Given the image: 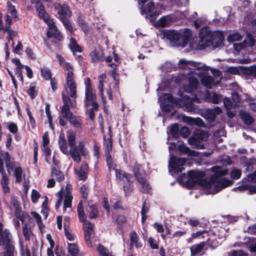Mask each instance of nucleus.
<instances>
[{
    "mask_svg": "<svg viewBox=\"0 0 256 256\" xmlns=\"http://www.w3.org/2000/svg\"><path fill=\"white\" fill-rule=\"evenodd\" d=\"M86 84V102L85 105L86 108L91 106L92 108L88 110L87 114L92 122H94L95 114L94 110H96V96L95 92H93L90 80L86 78L84 81Z\"/></svg>",
    "mask_w": 256,
    "mask_h": 256,
    "instance_id": "9d476101",
    "label": "nucleus"
},
{
    "mask_svg": "<svg viewBox=\"0 0 256 256\" xmlns=\"http://www.w3.org/2000/svg\"><path fill=\"white\" fill-rule=\"evenodd\" d=\"M208 71V67L206 66V71L200 70L198 72V74L196 75L200 78L201 82L204 86L208 88H210L213 84H216L215 82V80H212L210 76L207 75Z\"/></svg>",
    "mask_w": 256,
    "mask_h": 256,
    "instance_id": "4be33fe9",
    "label": "nucleus"
},
{
    "mask_svg": "<svg viewBox=\"0 0 256 256\" xmlns=\"http://www.w3.org/2000/svg\"><path fill=\"white\" fill-rule=\"evenodd\" d=\"M149 209V204L146 201L144 202L141 211L142 214V222H144L147 218L146 214Z\"/></svg>",
    "mask_w": 256,
    "mask_h": 256,
    "instance_id": "49530a36",
    "label": "nucleus"
},
{
    "mask_svg": "<svg viewBox=\"0 0 256 256\" xmlns=\"http://www.w3.org/2000/svg\"><path fill=\"white\" fill-rule=\"evenodd\" d=\"M12 242V235L8 229L0 232V246H4Z\"/></svg>",
    "mask_w": 256,
    "mask_h": 256,
    "instance_id": "393cba45",
    "label": "nucleus"
},
{
    "mask_svg": "<svg viewBox=\"0 0 256 256\" xmlns=\"http://www.w3.org/2000/svg\"><path fill=\"white\" fill-rule=\"evenodd\" d=\"M242 174V172L240 170H238V168H234L231 173H230V176L233 179H238Z\"/></svg>",
    "mask_w": 256,
    "mask_h": 256,
    "instance_id": "bf43d9fd",
    "label": "nucleus"
},
{
    "mask_svg": "<svg viewBox=\"0 0 256 256\" xmlns=\"http://www.w3.org/2000/svg\"><path fill=\"white\" fill-rule=\"evenodd\" d=\"M69 47L72 52L74 54L75 52H82L81 47L78 46L76 42V39L74 38H70Z\"/></svg>",
    "mask_w": 256,
    "mask_h": 256,
    "instance_id": "e433bc0d",
    "label": "nucleus"
},
{
    "mask_svg": "<svg viewBox=\"0 0 256 256\" xmlns=\"http://www.w3.org/2000/svg\"><path fill=\"white\" fill-rule=\"evenodd\" d=\"M4 246V256H14V246L13 242L3 246Z\"/></svg>",
    "mask_w": 256,
    "mask_h": 256,
    "instance_id": "f704fd0d",
    "label": "nucleus"
},
{
    "mask_svg": "<svg viewBox=\"0 0 256 256\" xmlns=\"http://www.w3.org/2000/svg\"><path fill=\"white\" fill-rule=\"evenodd\" d=\"M66 68V84H64V90L62 92V99L64 107L70 105L72 108L76 106V85L74 80L72 66L68 64L64 66Z\"/></svg>",
    "mask_w": 256,
    "mask_h": 256,
    "instance_id": "f03ea898",
    "label": "nucleus"
},
{
    "mask_svg": "<svg viewBox=\"0 0 256 256\" xmlns=\"http://www.w3.org/2000/svg\"><path fill=\"white\" fill-rule=\"evenodd\" d=\"M110 206L115 210L122 208L120 201L117 198L111 200Z\"/></svg>",
    "mask_w": 256,
    "mask_h": 256,
    "instance_id": "13d9d810",
    "label": "nucleus"
},
{
    "mask_svg": "<svg viewBox=\"0 0 256 256\" xmlns=\"http://www.w3.org/2000/svg\"><path fill=\"white\" fill-rule=\"evenodd\" d=\"M72 186L70 184H67L66 188H62L58 192L57 196L58 200L55 204V208L56 210L62 204L63 198H64L63 212H70L72 210Z\"/></svg>",
    "mask_w": 256,
    "mask_h": 256,
    "instance_id": "1a4fd4ad",
    "label": "nucleus"
},
{
    "mask_svg": "<svg viewBox=\"0 0 256 256\" xmlns=\"http://www.w3.org/2000/svg\"><path fill=\"white\" fill-rule=\"evenodd\" d=\"M106 76L105 74H102L98 78L99 85L98 89L100 94L101 96L102 101H104V92L109 98H111V93L110 91V87L106 81Z\"/></svg>",
    "mask_w": 256,
    "mask_h": 256,
    "instance_id": "dca6fc26",
    "label": "nucleus"
},
{
    "mask_svg": "<svg viewBox=\"0 0 256 256\" xmlns=\"http://www.w3.org/2000/svg\"><path fill=\"white\" fill-rule=\"evenodd\" d=\"M184 159L171 157L169 162V171L174 173L181 172L184 168Z\"/></svg>",
    "mask_w": 256,
    "mask_h": 256,
    "instance_id": "f3484780",
    "label": "nucleus"
},
{
    "mask_svg": "<svg viewBox=\"0 0 256 256\" xmlns=\"http://www.w3.org/2000/svg\"><path fill=\"white\" fill-rule=\"evenodd\" d=\"M14 174L16 178V182L17 183H20L22 181V178L25 177V174L20 166L16 168Z\"/></svg>",
    "mask_w": 256,
    "mask_h": 256,
    "instance_id": "473e14b6",
    "label": "nucleus"
},
{
    "mask_svg": "<svg viewBox=\"0 0 256 256\" xmlns=\"http://www.w3.org/2000/svg\"><path fill=\"white\" fill-rule=\"evenodd\" d=\"M172 18L170 16H166L160 18L156 22V26L159 27H167L172 23Z\"/></svg>",
    "mask_w": 256,
    "mask_h": 256,
    "instance_id": "bb28decb",
    "label": "nucleus"
},
{
    "mask_svg": "<svg viewBox=\"0 0 256 256\" xmlns=\"http://www.w3.org/2000/svg\"><path fill=\"white\" fill-rule=\"evenodd\" d=\"M77 211L80 220L82 222L86 221L82 202H80L78 203L77 207Z\"/></svg>",
    "mask_w": 256,
    "mask_h": 256,
    "instance_id": "58836bf2",
    "label": "nucleus"
},
{
    "mask_svg": "<svg viewBox=\"0 0 256 256\" xmlns=\"http://www.w3.org/2000/svg\"><path fill=\"white\" fill-rule=\"evenodd\" d=\"M223 102L226 110H230L232 108L233 105L229 98H224L223 99Z\"/></svg>",
    "mask_w": 256,
    "mask_h": 256,
    "instance_id": "774afa93",
    "label": "nucleus"
},
{
    "mask_svg": "<svg viewBox=\"0 0 256 256\" xmlns=\"http://www.w3.org/2000/svg\"><path fill=\"white\" fill-rule=\"evenodd\" d=\"M70 108H72L70 105L62 106L61 107V112L62 116L69 120L70 122L76 126H78L80 124V120L70 112Z\"/></svg>",
    "mask_w": 256,
    "mask_h": 256,
    "instance_id": "6ab92c4d",
    "label": "nucleus"
},
{
    "mask_svg": "<svg viewBox=\"0 0 256 256\" xmlns=\"http://www.w3.org/2000/svg\"><path fill=\"white\" fill-rule=\"evenodd\" d=\"M67 138H68V142L69 146L71 148H72L74 146V145L76 144V142H75L76 134H75L72 131L68 132Z\"/></svg>",
    "mask_w": 256,
    "mask_h": 256,
    "instance_id": "de8ad7c7",
    "label": "nucleus"
},
{
    "mask_svg": "<svg viewBox=\"0 0 256 256\" xmlns=\"http://www.w3.org/2000/svg\"><path fill=\"white\" fill-rule=\"evenodd\" d=\"M254 170V172L248 176L250 181L253 182H256V160H252L250 162L247 163L246 171L251 172Z\"/></svg>",
    "mask_w": 256,
    "mask_h": 256,
    "instance_id": "b1692460",
    "label": "nucleus"
},
{
    "mask_svg": "<svg viewBox=\"0 0 256 256\" xmlns=\"http://www.w3.org/2000/svg\"><path fill=\"white\" fill-rule=\"evenodd\" d=\"M198 79L193 76H190L186 80L183 86L184 90L187 92H192L198 88Z\"/></svg>",
    "mask_w": 256,
    "mask_h": 256,
    "instance_id": "5701e85b",
    "label": "nucleus"
},
{
    "mask_svg": "<svg viewBox=\"0 0 256 256\" xmlns=\"http://www.w3.org/2000/svg\"><path fill=\"white\" fill-rule=\"evenodd\" d=\"M244 73L256 76V65L250 67H244Z\"/></svg>",
    "mask_w": 256,
    "mask_h": 256,
    "instance_id": "3c124183",
    "label": "nucleus"
},
{
    "mask_svg": "<svg viewBox=\"0 0 256 256\" xmlns=\"http://www.w3.org/2000/svg\"><path fill=\"white\" fill-rule=\"evenodd\" d=\"M244 67H229L227 69V72L233 74H240L242 73H244Z\"/></svg>",
    "mask_w": 256,
    "mask_h": 256,
    "instance_id": "79ce46f5",
    "label": "nucleus"
},
{
    "mask_svg": "<svg viewBox=\"0 0 256 256\" xmlns=\"http://www.w3.org/2000/svg\"><path fill=\"white\" fill-rule=\"evenodd\" d=\"M8 32V36L6 37V39L8 40V42L12 40V46H14V42L12 40V38L16 35V33L14 31H12L8 28L6 30Z\"/></svg>",
    "mask_w": 256,
    "mask_h": 256,
    "instance_id": "052dcab7",
    "label": "nucleus"
},
{
    "mask_svg": "<svg viewBox=\"0 0 256 256\" xmlns=\"http://www.w3.org/2000/svg\"><path fill=\"white\" fill-rule=\"evenodd\" d=\"M148 0H139L138 4L140 6L141 13L142 14H148L146 18L149 16L150 21H153L155 20L156 16H158L159 14L156 11H154V4L152 2H149L145 4Z\"/></svg>",
    "mask_w": 256,
    "mask_h": 256,
    "instance_id": "2eb2a0df",
    "label": "nucleus"
},
{
    "mask_svg": "<svg viewBox=\"0 0 256 256\" xmlns=\"http://www.w3.org/2000/svg\"><path fill=\"white\" fill-rule=\"evenodd\" d=\"M210 69L211 72L212 74L216 77V80L215 82L217 84H218L222 78V74L220 72L214 68H208V70Z\"/></svg>",
    "mask_w": 256,
    "mask_h": 256,
    "instance_id": "864d4df0",
    "label": "nucleus"
},
{
    "mask_svg": "<svg viewBox=\"0 0 256 256\" xmlns=\"http://www.w3.org/2000/svg\"><path fill=\"white\" fill-rule=\"evenodd\" d=\"M83 224V228L85 236V242L86 246L88 247H92V243L91 242V238H94L92 237V235L94 236V224H92L88 220L84 221Z\"/></svg>",
    "mask_w": 256,
    "mask_h": 256,
    "instance_id": "a211bd4d",
    "label": "nucleus"
},
{
    "mask_svg": "<svg viewBox=\"0 0 256 256\" xmlns=\"http://www.w3.org/2000/svg\"><path fill=\"white\" fill-rule=\"evenodd\" d=\"M240 115L244 122L246 124H251L254 122L253 118L248 113L246 112L241 111L240 112Z\"/></svg>",
    "mask_w": 256,
    "mask_h": 256,
    "instance_id": "ea45409f",
    "label": "nucleus"
},
{
    "mask_svg": "<svg viewBox=\"0 0 256 256\" xmlns=\"http://www.w3.org/2000/svg\"><path fill=\"white\" fill-rule=\"evenodd\" d=\"M7 8L9 12L13 16H15L16 15V10L15 8L12 5V3L10 2H7Z\"/></svg>",
    "mask_w": 256,
    "mask_h": 256,
    "instance_id": "0e129e2a",
    "label": "nucleus"
},
{
    "mask_svg": "<svg viewBox=\"0 0 256 256\" xmlns=\"http://www.w3.org/2000/svg\"><path fill=\"white\" fill-rule=\"evenodd\" d=\"M223 39L222 34L220 32H212L208 28H202L200 32L198 48L200 49H204L210 46L217 47L222 42Z\"/></svg>",
    "mask_w": 256,
    "mask_h": 256,
    "instance_id": "39448f33",
    "label": "nucleus"
},
{
    "mask_svg": "<svg viewBox=\"0 0 256 256\" xmlns=\"http://www.w3.org/2000/svg\"><path fill=\"white\" fill-rule=\"evenodd\" d=\"M133 171L135 177L140 185L141 191L144 193L149 192L151 187L146 180V176L144 170L142 168L140 164L136 163L134 164Z\"/></svg>",
    "mask_w": 256,
    "mask_h": 256,
    "instance_id": "ddd939ff",
    "label": "nucleus"
},
{
    "mask_svg": "<svg viewBox=\"0 0 256 256\" xmlns=\"http://www.w3.org/2000/svg\"><path fill=\"white\" fill-rule=\"evenodd\" d=\"M208 134L203 130H197L194 134L188 139L190 144L196 148L202 149L204 148L202 142L207 140Z\"/></svg>",
    "mask_w": 256,
    "mask_h": 256,
    "instance_id": "4468645a",
    "label": "nucleus"
},
{
    "mask_svg": "<svg viewBox=\"0 0 256 256\" xmlns=\"http://www.w3.org/2000/svg\"><path fill=\"white\" fill-rule=\"evenodd\" d=\"M42 150L44 152L45 154V160L46 162L50 164V154H51V150L48 146L42 147Z\"/></svg>",
    "mask_w": 256,
    "mask_h": 256,
    "instance_id": "8fccbe9b",
    "label": "nucleus"
},
{
    "mask_svg": "<svg viewBox=\"0 0 256 256\" xmlns=\"http://www.w3.org/2000/svg\"><path fill=\"white\" fill-rule=\"evenodd\" d=\"M52 176L58 182H60L64 179V174L56 168H53L52 170Z\"/></svg>",
    "mask_w": 256,
    "mask_h": 256,
    "instance_id": "c03bdc74",
    "label": "nucleus"
},
{
    "mask_svg": "<svg viewBox=\"0 0 256 256\" xmlns=\"http://www.w3.org/2000/svg\"><path fill=\"white\" fill-rule=\"evenodd\" d=\"M178 148L180 152L189 156H196V152L195 151L190 150L183 144H179Z\"/></svg>",
    "mask_w": 256,
    "mask_h": 256,
    "instance_id": "72a5a7b5",
    "label": "nucleus"
},
{
    "mask_svg": "<svg viewBox=\"0 0 256 256\" xmlns=\"http://www.w3.org/2000/svg\"><path fill=\"white\" fill-rule=\"evenodd\" d=\"M40 194L38 192V191H36V190H33L32 192V195H31V198H32V202L36 204L38 199L40 198Z\"/></svg>",
    "mask_w": 256,
    "mask_h": 256,
    "instance_id": "69168bd1",
    "label": "nucleus"
},
{
    "mask_svg": "<svg viewBox=\"0 0 256 256\" xmlns=\"http://www.w3.org/2000/svg\"><path fill=\"white\" fill-rule=\"evenodd\" d=\"M22 232L26 240H30L32 232L30 230V226L25 224L22 227Z\"/></svg>",
    "mask_w": 256,
    "mask_h": 256,
    "instance_id": "09e8293b",
    "label": "nucleus"
},
{
    "mask_svg": "<svg viewBox=\"0 0 256 256\" xmlns=\"http://www.w3.org/2000/svg\"><path fill=\"white\" fill-rule=\"evenodd\" d=\"M204 243L201 242L198 244L192 246L190 248L191 254L194 256L200 252L204 247Z\"/></svg>",
    "mask_w": 256,
    "mask_h": 256,
    "instance_id": "a19ab883",
    "label": "nucleus"
},
{
    "mask_svg": "<svg viewBox=\"0 0 256 256\" xmlns=\"http://www.w3.org/2000/svg\"><path fill=\"white\" fill-rule=\"evenodd\" d=\"M254 8H248L246 12V18L250 21L253 28L256 32V2L254 4Z\"/></svg>",
    "mask_w": 256,
    "mask_h": 256,
    "instance_id": "a878e982",
    "label": "nucleus"
},
{
    "mask_svg": "<svg viewBox=\"0 0 256 256\" xmlns=\"http://www.w3.org/2000/svg\"><path fill=\"white\" fill-rule=\"evenodd\" d=\"M178 126L176 124L172 125L170 128V132L172 136L177 138L178 136Z\"/></svg>",
    "mask_w": 256,
    "mask_h": 256,
    "instance_id": "603ef678",
    "label": "nucleus"
},
{
    "mask_svg": "<svg viewBox=\"0 0 256 256\" xmlns=\"http://www.w3.org/2000/svg\"><path fill=\"white\" fill-rule=\"evenodd\" d=\"M68 252L72 256H76L79 250L76 244H68Z\"/></svg>",
    "mask_w": 256,
    "mask_h": 256,
    "instance_id": "37998d69",
    "label": "nucleus"
},
{
    "mask_svg": "<svg viewBox=\"0 0 256 256\" xmlns=\"http://www.w3.org/2000/svg\"><path fill=\"white\" fill-rule=\"evenodd\" d=\"M165 35L176 46L184 47L188 42L192 36V32L188 28L179 30H169Z\"/></svg>",
    "mask_w": 256,
    "mask_h": 256,
    "instance_id": "0eeeda50",
    "label": "nucleus"
},
{
    "mask_svg": "<svg viewBox=\"0 0 256 256\" xmlns=\"http://www.w3.org/2000/svg\"><path fill=\"white\" fill-rule=\"evenodd\" d=\"M178 66L181 69L188 70L189 71L184 74L188 76L198 74L200 70L206 71V66L204 64L192 61H188L184 59L180 60Z\"/></svg>",
    "mask_w": 256,
    "mask_h": 256,
    "instance_id": "9b49d317",
    "label": "nucleus"
},
{
    "mask_svg": "<svg viewBox=\"0 0 256 256\" xmlns=\"http://www.w3.org/2000/svg\"><path fill=\"white\" fill-rule=\"evenodd\" d=\"M16 216L24 224L26 220H32V218L26 212H22L20 210H16Z\"/></svg>",
    "mask_w": 256,
    "mask_h": 256,
    "instance_id": "2f4dec72",
    "label": "nucleus"
},
{
    "mask_svg": "<svg viewBox=\"0 0 256 256\" xmlns=\"http://www.w3.org/2000/svg\"><path fill=\"white\" fill-rule=\"evenodd\" d=\"M69 154L71 155L72 160L74 162L78 163L80 162L81 161L80 156L85 154L84 146L80 144L77 146L72 148L69 150Z\"/></svg>",
    "mask_w": 256,
    "mask_h": 256,
    "instance_id": "412c9836",
    "label": "nucleus"
},
{
    "mask_svg": "<svg viewBox=\"0 0 256 256\" xmlns=\"http://www.w3.org/2000/svg\"><path fill=\"white\" fill-rule=\"evenodd\" d=\"M88 211L90 212L88 218L90 219L95 218L96 216V207L95 204H93L92 202H88Z\"/></svg>",
    "mask_w": 256,
    "mask_h": 256,
    "instance_id": "4c0bfd02",
    "label": "nucleus"
},
{
    "mask_svg": "<svg viewBox=\"0 0 256 256\" xmlns=\"http://www.w3.org/2000/svg\"><path fill=\"white\" fill-rule=\"evenodd\" d=\"M102 132L104 134V150L106 154V158L107 164L110 170H115L116 177L117 178H121V176L122 175V178L127 179L126 177V173L120 169L117 168V165L112 156V140L110 134V127L108 126L106 128V130L104 132V126L102 122L100 123Z\"/></svg>",
    "mask_w": 256,
    "mask_h": 256,
    "instance_id": "7ed1b4c3",
    "label": "nucleus"
},
{
    "mask_svg": "<svg viewBox=\"0 0 256 256\" xmlns=\"http://www.w3.org/2000/svg\"><path fill=\"white\" fill-rule=\"evenodd\" d=\"M58 145L62 152L66 155L69 154V150H68L67 142L64 138V135L62 134H60V135L58 138Z\"/></svg>",
    "mask_w": 256,
    "mask_h": 256,
    "instance_id": "cd10ccee",
    "label": "nucleus"
},
{
    "mask_svg": "<svg viewBox=\"0 0 256 256\" xmlns=\"http://www.w3.org/2000/svg\"><path fill=\"white\" fill-rule=\"evenodd\" d=\"M32 216L35 218V220H36L38 225V226L40 228H42V222L41 220V216H40L35 212H32L31 213Z\"/></svg>",
    "mask_w": 256,
    "mask_h": 256,
    "instance_id": "680f3d73",
    "label": "nucleus"
},
{
    "mask_svg": "<svg viewBox=\"0 0 256 256\" xmlns=\"http://www.w3.org/2000/svg\"><path fill=\"white\" fill-rule=\"evenodd\" d=\"M242 38V36L238 33L235 32L231 34L227 38L228 40L230 42H234V48L236 51H240L244 49L249 50L250 48L253 49L256 44V41L252 36L248 34L246 38L241 43L236 42Z\"/></svg>",
    "mask_w": 256,
    "mask_h": 256,
    "instance_id": "6e6552de",
    "label": "nucleus"
},
{
    "mask_svg": "<svg viewBox=\"0 0 256 256\" xmlns=\"http://www.w3.org/2000/svg\"><path fill=\"white\" fill-rule=\"evenodd\" d=\"M6 168H7L8 171L9 172L10 170H16V168L18 166H20V164L14 161L13 160L10 161V162L6 164Z\"/></svg>",
    "mask_w": 256,
    "mask_h": 256,
    "instance_id": "6e6d98bb",
    "label": "nucleus"
},
{
    "mask_svg": "<svg viewBox=\"0 0 256 256\" xmlns=\"http://www.w3.org/2000/svg\"><path fill=\"white\" fill-rule=\"evenodd\" d=\"M41 76L45 80H48L52 78V74L49 68L43 66L40 68Z\"/></svg>",
    "mask_w": 256,
    "mask_h": 256,
    "instance_id": "a18cd8bd",
    "label": "nucleus"
},
{
    "mask_svg": "<svg viewBox=\"0 0 256 256\" xmlns=\"http://www.w3.org/2000/svg\"><path fill=\"white\" fill-rule=\"evenodd\" d=\"M75 173L78 176L80 180H84L86 178L87 172L85 170H75Z\"/></svg>",
    "mask_w": 256,
    "mask_h": 256,
    "instance_id": "4d7b16f0",
    "label": "nucleus"
},
{
    "mask_svg": "<svg viewBox=\"0 0 256 256\" xmlns=\"http://www.w3.org/2000/svg\"><path fill=\"white\" fill-rule=\"evenodd\" d=\"M6 126L8 128L11 133L15 134L18 132V128L16 124L12 122H8L6 124Z\"/></svg>",
    "mask_w": 256,
    "mask_h": 256,
    "instance_id": "5fc2aeb1",
    "label": "nucleus"
},
{
    "mask_svg": "<svg viewBox=\"0 0 256 256\" xmlns=\"http://www.w3.org/2000/svg\"><path fill=\"white\" fill-rule=\"evenodd\" d=\"M130 246H134L137 248L142 247V243L140 241L138 236L136 232H132L130 233Z\"/></svg>",
    "mask_w": 256,
    "mask_h": 256,
    "instance_id": "c85d7f7f",
    "label": "nucleus"
},
{
    "mask_svg": "<svg viewBox=\"0 0 256 256\" xmlns=\"http://www.w3.org/2000/svg\"><path fill=\"white\" fill-rule=\"evenodd\" d=\"M212 170L215 174L212 176L210 178L202 180V172L197 170L190 171L188 174V180L186 182L190 186L200 182L206 194H214L222 188L232 184V180L222 177L227 173L226 169L216 166L212 168Z\"/></svg>",
    "mask_w": 256,
    "mask_h": 256,
    "instance_id": "f257e3e1",
    "label": "nucleus"
},
{
    "mask_svg": "<svg viewBox=\"0 0 256 256\" xmlns=\"http://www.w3.org/2000/svg\"><path fill=\"white\" fill-rule=\"evenodd\" d=\"M50 140L48 138V133L45 132L42 136V147L48 146L49 144Z\"/></svg>",
    "mask_w": 256,
    "mask_h": 256,
    "instance_id": "e2e57ef3",
    "label": "nucleus"
},
{
    "mask_svg": "<svg viewBox=\"0 0 256 256\" xmlns=\"http://www.w3.org/2000/svg\"><path fill=\"white\" fill-rule=\"evenodd\" d=\"M183 119L184 122L192 126L198 125L201 126L202 124V121L200 118H194L191 117L186 116Z\"/></svg>",
    "mask_w": 256,
    "mask_h": 256,
    "instance_id": "c9c22d12",
    "label": "nucleus"
},
{
    "mask_svg": "<svg viewBox=\"0 0 256 256\" xmlns=\"http://www.w3.org/2000/svg\"><path fill=\"white\" fill-rule=\"evenodd\" d=\"M180 134L181 136L186 138L190 135V132L187 127L183 126L180 128Z\"/></svg>",
    "mask_w": 256,
    "mask_h": 256,
    "instance_id": "338daca9",
    "label": "nucleus"
},
{
    "mask_svg": "<svg viewBox=\"0 0 256 256\" xmlns=\"http://www.w3.org/2000/svg\"><path fill=\"white\" fill-rule=\"evenodd\" d=\"M30 1L32 4H35V8L39 18L42 19L48 27V30L47 32L48 37H54L59 41L62 40V36L60 32L58 30L54 20L52 19L45 12L44 6L42 2L38 0H30Z\"/></svg>",
    "mask_w": 256,
    "mask_h": 256,
    "instance_id": "20e7f679",
    "label": "nucleus"
},
{
    "mask_svg": "<svg viewBox=\"0 0 256 256\" xmlns=\"http://www.w3.org/2000/svg\"><path fill=\"white\" fill-rule=\"evenodd\" d=\"M10 183V180L8 177L2 178L0 180V184L2 192L4 194H7L10 192V188L8 186Z\"/></svg>",
    "mask_w": 256,
    "mask_h": 256,
    "instance_id": "7c9ffc66",
    "label": "nucleus"
},
{
    "mask_svg": "<svg viewBox=\"0 0 256 256\" xmlns=\"http://www.w3.org/2000/svg\"><path fill=\"white\" fill-rule=\"evenodd\" d=\"M55 8L64 26L72 34L73 33L74 28L72 26L69 20L67 18V17H70L71 16V12L69 7L66 4L60 5L58 4L55 6Z\"/></svg>",
    "mask_w": 256,
    "mask_h": 256,
    "instance_id": "f8f14e48",
    "label": "nucleus"
},
{
    "mask_svg": "<svg viewBox=\"0 0 256 256\" xmlns=\"http://www.w3.org/2000/svg\"><path fill=\"white\" fill-rule=\"evenodd\" d=\"M164 100H167L168 104H166V102H162L160 106L164 111L168 112H172L174 105L182 107L187 112H192L195 109L192 102H200L198 98H190L187 95L184 96L182 98L176 102H174V98L170 94H165L164 96Z\"/></svg>",
    "mask_w": 256,
    "mask_h": 256,
    "instance_id": "423d86ee",
    "label": "nucleus"
},
{
    "mask_svg": "<svg viewBox=\"0 0 256 256\" xmlns=\"http://www.w3.org/2000/svg\"><path fill=\"white\" fill-rule=\"evenodd\" d=\"M127 179L122 178V175L121 176V178H117L119 180L123 181L124 182V189L126 194L130 192L132 190V185L130 182V176L126 174Z\"/></svg>",
    "mask_w": 256,
    "mask_h": 256,
    "instance_id": "c756f323",
    "label": "nucleus"
},
{
    "mask_svg": "<svg viewBox=\"0 0 256 256\" xmlns=\"http://www.w3.org/2000/svg\"><path fill=\"white\" fill-rule=\"evenodd\" d=\"M232 99L236 106H244L245 102L250 104H252L254 102V100L252 99L246 94L240 95L237 92H234L232 94Z\"/></svg>",
    "mask_w": 256,
    "mask_h": 256,
    "instance_id": "aec40b11",
    "label": "nucleus"
}]
</instances>
